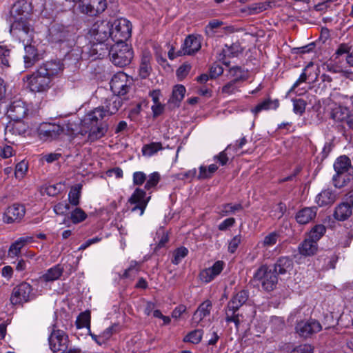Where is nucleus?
Masks as SVG:
<instances>
[{
    "label": "nucleus",
    "instance_id": "nucleus-57",
    "mask_svg": "<svg viewBox=\"0 0 353 353\" xmlns=\"http://www.w3.org/2000/svg\"><path fill=\"white\" fill-rule=\"evenodd\" d=\"M146 174L143 172H135L133 174V184L141 185L146 181Z\"/></svg>",
    "mask_w": 353,
    "mask_h": 353
},
{
    "label": "nucleus",
    "instance_id": "nucleus-16",
    "mask_svg": "<svg viewBox=\"0 0 353 353\" xmlns=\"http://www.w3.org/2000/svg\"><path fill=\"white\" fill-rule=\"evenodd\" d=\"M11 30L21 29L22 23V3L17 0L12 6L10 11Z\"/></svg>",
    "mask_w": 353,
    "mask_h": 353
},
{
    "label": "nucleus",
    "instance_id": "nucleus-25",
    "mask_svg": "<svg viewBox=\"0 0 353 353\" xmlns=\"http://www.w3.org/2000/svg\"><path fill=\"white\" fill-rule=\"evenodd\" d=\"M293 269V262L289 258L286 256L279 258L274 265V271L279 274H285L289 273Z\"/></svg>",
    "mask_w": 353,
    "mask_h": 353
},
{
    "label": "nucleus",
    "instance_id": "nucleus-32",
    "mask_svg": "<svg viewBox=\"0 0 353 353\" xmlns=\"http://www.w3.org/2000/svg\"><path fill=\"white\" fill-rule=\"evenodd\" d=\"M242 210L243 205L241 203H226L219 208L218 214L222 217L227 216Z\"/></svg>",
    "mask_w": 353,
    "mask_h": 353
},
{
    "label": "nucleus",
    "instance_id": "nucleus-50",
    "mask_svg": "<svg viewBox=\"0 0 353 353\" xmlns=\"http://www.w3.org/2000/svg\"><path fill=\"white\" fill-rule=\"evenodd\" d=\"M293 110L296 114H302L305 110L306 103L304 100L299 99L293 101Z\"/></svg>",
    "mask_w": 353,
    "mask_h": 353
},
{
    "label": "nucleus",
    "instance_id": "nucleus-1",
    "mask_svg": "<svg viewBox=\"0 0 353 353\" xmlns=\"http://www.w3.org/2000/svg\"><path fill=\"white\" fill-rule=\"evenodd\" d=\"M111 21L106 20H99L94 23L88 33V38L93 43L102 44L106 43V46L111 43Z\"/></svg>",
    "mask_w": 353,
    "mask_h": 353
},
{
    "label": "nucleus",
    "instance_id": "nucleus-30",
    "mask_svg": "<svg viewBox=\"0 0 353 353\" xmlns=\"http://www.w3.org/2000/svg\"><path fill=\"white\" fill-rule=\"evenodd\" d=\"M3 221L7 223H12L15 221L20 222L21 216L19 205L14 204L8 208L3 215Z\"/></svg>",
    "mask_w": 353,
    "mask_h": 353
},
{
    "label": "nucleus",
    "instance_id": "nucleus-5",
    "mask_svg": "<svg viewBox=\"0 0 353 353\" xmlns=\"http://www.w3.org/2000/svg\"><path fill=\"white\" fill-rule=\"evenodd\" d=\"M248 292L246 290H241L228 302L225 310V321L228 323L233 322L236 326L239 325V314L236 312L248 301Z\"/></svg>",
    "mask_w": 353,
    "mask_h": 353
},
{
    "label": "nucleus",
    "instance_id": "nucleus-14",
    "mask_svg": "<svg viewBox=\"0 0 353 353\" xmlns=\"http://www.w3.org/2000/svg\"><path fill=\"white\" fill-rule=\"evenodd\" d=\"M223 268L224 262L222 261H217L212 267L201 270L199 273V279L205 283H210L221 274Z\"/></svg>",
    "mask_w": 353,
    "mask_h": 353
},
{
    "label": "nucleus",
    "instance_id": "nucleus-20",
    "mask_svg": "<svg viewBox=\"0 0 353 353\" xmlns=\"http://www.w3.org/2000/svg\"><path fill=\"white\" fill-rule=\"evenodd\" d=\"M25 54L23 55V62L25 68H29L32 67L35 63L39 60L40 55L37 49L33 45H26L24 47Z\"/></svg>",
    "mask_w": 353,
    "mask_h": 353
},
{
    "label": "nucleus",
    "instance_id": "nucleus-45",
    "mask_svg": "<svg viewBox=\"0 0 353 353\" xmlns=\"http://www.w3.org/2000/svg\"><path fill=\"white\" fill-rule=\"evenodd\" d=\"M325 231L326 228L323 225H316L311 229L309 238L317 242L323 236Z\"/></svg>",
    "mask_w": 353,
    "mask_h": 353
},
{
    "label": "nucleus",
    "instance_id": "nucleus-55",
    "mask_svg": "<svg viewBox=\"0 0 353 353\" xmlns=\"http://www.w3.org/2000/svg\"><path fill=\"white\" fill-rule=\"evenodd\" d=\"M70 210L68 203L60 202L54 205V212L58 215H63Z\"/></svg>",
    "mask_w": 353,
    "mask_h": 353
},
{
    "label": "nucleus",
    "instance_id": "nucleus-42",
    "mask_svg": "<svg viewBox=\"0 0 353 353\" xmlns=\"http://www.w3.org/2000/svg\"><path fill=\"white\" fill-rule=\"evenodd\" d=\"M203 332L202 330H194L188 333L185 337L183 341L185 342H190L193 344H198L202 339Z\"/></svg>",
    "mask_w": 353,
    "mask_h": 353
},
{
    "label": "nucleus",
    "instance_id": "nucleus-22",
    "mask_svg": "<svg viewBox=\"0 0 353 353\" xmlns=\"http://www.w3.org/2000/svg\"><path fill=\"white\" fill-rule=\"evenodd\" d=\"M39 69L42 72L46 73V75L52 81L54 77L63 71V65L60 61H51L41 66Z\"/></svg>",
    "mask_w": 353,
    "mask_h": 353
},
{
    "label": "nucleus",
    "instance_id": "nucleus-12",
    "mask_svg": "<svg viewBox=\"0 0 353 353\" xmlns=\"http://www.w3.org/2000/svg\"><path fill=\"white\" fill-rule=\"evenodd\" d=\"M322 330L321 323L315 319L301 321L296 326V333L303 338L307 339Z\"/></svg>",
    "mask_w": 353,
    "mask_h": 353
},
{
    "label": "nucleus",
    "instance_id": "nucleus-64",
    "mask_svg": "<svg viewBox=\"0 0 353 353\" xmlns=\"http://www.w3.org/2000/svg\"><path fill=\"white\" fill-rule=\"evenodd\" d=\"M228 150H226V149L219 153V155L216 156L214 158L215 159H217L218 162L221 165H225L228 161Z\"/></svg>",
    "mask_w": 353,
    "mask_h": 353
},
{
    "label": "nucleus",
    "instance_id": "nucleus-7",
    "mask_svg": "<svg viewBox=\"0 0 353 353\" xmlns=\"http://www.w3.org/2000/svg\"><path fill=\"white\" fill-rule=\"evenodd\" d=\"M51 80L39 68L27 77L28 86L31 92H43L50 87Z\"/></svg>",
    "mask_w": 353,
    "mask_h": 353
},
{
    "label": "nucleus",
    "instance_id": "nucleus-35",
    "mask_svg": "<svg viewBox=\"0 0 353 353\" xmlns=\"http://www.w3.org/2000/svg\"><path fill=\"white\" fill-rule=\"evenodd\" d=\"M163 149L161 142H152L143 146L142 153L143 156L152 157Z\"/></svg>",
    "mask_w": 353,
    "mask_h": 353
},
{
    "label": "nucleus",
    "instance_id": "nucleus-23",
    "mask_svg": "<svg viewBox=\"0 0 353 353\" xmlns=\"http://www.w3.org/2000/svg\"><path fill=\"white\" fill-rule=\"evenodd\" d=\"M228 76L229 78L232 79V80L241 85L242 82L248 79L249 72L242 67L236 65L229 69Z\"/></svg>",
    "mask_w": 353,
    "mask_h": 353
},
{
    "label": "nucleus",
    "instance_id": "nucleus-28",
    "mask_svg": "<svg viewBox=\"0 0 353 353\" xmlns=\"http://www.w3.org/2000/svg\"><path fill=\"white\" fill-rule=\"evenodd\" d=\"M299 250L300 254L302 255H313L317 250V242L308 237L301 243L299 247Z\"/></svg>",
    "mask_w": 353,
    "mask_h": 353
},
{
    "label": "nucleus",
    "instance_id": "nucleus-54",
    "mask_svg": "<svg viewBox=\"0 0 353 353\" xmlns=\"http://www.w3.org/2000/svg\"><path fill=\"white\" fill-rule=\"evenodd\" d=\"M290 353H314V348L310 344H302L295 347Z\"/></svg>",
    "mask_w": 353,
    "mask_h": 353
},
{
    "label": "nucleus",
    "instance_id": "nucleus-15",
    "mask_svg": "<svg viewBox=\"0 0 353 353\" xmlns=\"http://www.w3.org/2000/svg\"><path fill=\"white\" fill-rule=\"evenodd\" d=\"M201 47V36L190 34L188 36L183 46V54L191 55L198 52Z\"/></svg>",
    "mask_w": 353,
    "mask_h": 353
},
{
    "label": "nucleus",
    "instance_id": "nucleus-46",
    "mask_svg": "<svg viewBox=\"0 0 353 353\" xmlns=\"http://www.w3.org/2000/svg\"><path fill=\"white\" fill-rule=\"evenodd\" d=\"M22 250V237L19 238L9 248L8 255L10 258L19 256Z\"/></svg>",
    "mask_w": 353,
    "mask_h": 353
},
{
    "label": "nucleus",
    "instance_id": "nucleus-49",
    "mask_svg": "<svg viewBox=\"0 0 353 353\" xmlns=\"http://www.w3.org/2000/svg\"><path fill=\"white\" fill-rule=\"evenodd\" d=\"M139 270V268L138 263L133 261L131 263L130 267L125 270L123 276L124 278L133 279L137 276Z\"/></svg>",
    "mask_w": 353,
    "mask_h": 353
},
{
    "label": "nucleus",
    "instance_id": "nucleus-17",
    "mask_svg": "<svg viewBox=\"0 0 353 353\" xmlns=\"http://www.w3.org/2000/svg\"><path fill=\"white\" fill-rule=\"evenodd\" d=\"M212 309V303L209 300L203 302L195 311L192 316V323L197 325L203 321V320L209 316Z\"/></svg>",
    "mask_w": 353,
    "mask_h": 353
},
{
    "label": "nucleus",
    "instance_id": "nucleus-9",
    "mask_svg": "<svg viewBox=\"0 0 353 353\" xmlns=\"http://www.w3.org/2000/svg\"><path fill=\"white\" fill-rule=\"evenodd\" d=\"M79 11L89 16H96L107 8L106 0H81L78 6Z\"/></svg>",
    "mask_w": 353,
    "mask_h": 353
},
{
    "label": "nucleus",
    "instance_id": "nucleus-59",
    "mask_svg": "<svg viewBox=\"0 0 353 353\" xmlns=\"http://www.w3.org/2000/svg\"><path fill=\"white\" fill-rule=\"evenodd\" d=\"M191 70V66L189 64H183L176 70V75L180 80L184 79Z\"/></svg>",
    "mask_w": 353,
    "mask_h": 353
},
{
    "label": "nucleus",
    "instance_id": "nucleus-44",
    "mask_svg": "<svg viewBox=\"0 0 353 353\" xmlns=\"http://www.w3.org/2000/svg\"><path fill=\"white\" fill-rule=\"evenodd\" d=\"M241 85L233 80L230 81L221 88V93L225 95L236 94L239 91Z\"/></svg>",
    "mask_w": 353,
    "mask_h": 353
},
{
    "label": "nucleus",
    "instance_id": "nucleus-37",
    "mask_svg": "<svg viewBox=\"0 0 353 353\" xmlns=\"http://www.w3.org/2000/svg\"><path fill=\"white\" fill-rule=\"evenodd\" d=\"M150 59L151 57L149 54H145L141 59L139 74L143 79L146 78L150 74V72L151 70L150 64Z\"/></svg>",
    "mask_w": 353,
    "mask_h": 353
},
{
    "label": "nucleus",
    "instance_id": "nucleus-36",
    "mask_svg": "<svg viewBox=\"0 0 353 353\" xmlns=\"http://www.w3.org/2000/svg\"><path fill=\"white\" fill-rule=\"evenodd\" d=\"M81 188L82 185L81 184H77L71 188L68 193V201L71 205L77 206L79 204Z\"/></svg>",
    "mask_w": 353,
    "mask_h": 353
},
{
    "label": "nucleus",
    "instance_id": "nucleus-18",
    "mask_svg": "<svg viewBox=\"0 0 353 353\" xmlns=\"http://www.w3.org/2000/svg\"><path fill=\"white\" fill-rule=\"evenodd\" d=\"M352 214V208L350 203L341 202L334 209L333 216L339 221H344L348 219Z\"/></svg>",
    "mask_w": 353,
    "mask_h": 353
},
{
    "label": "nucleus",
    "instance_id": "nucleus-56",
    "mask_svg": "<svg viewBox=\"0 0 353 353\" xmlns=\"http://www.w3.org/2000/svg\"><path fill=\"white\" fill-rule=\"evenodd\" d=\"M236 223V220L233 217L227 218L223 220L221 223L218 225V229L220 231H225L230 228L232 227Z\"/></svg>",
    "mask_w": 353,
    "mask_h": 353
},
{
    "label": "nucleus",
    "instance_id": "nucleus-48",
    "mask_svg": "<svg viewBox=\"0 0 353 353\" xmlns=\"http://www.w3.org/2000/svg\"><path fill=\"white\" fill-rule=\"evenodd\" d=\"M160 180V174L155 172L150 174L146 181V183L145 185V190H150L151 188H154Z\"/></svg>",
    "mask_w": 353,
    "mask_h": 353
},
{
    "label": "nucleus",
    "instance_id": "nucleus-21",
    "mask_svg": "<svg viewBox=\"0 0 353 353\" xmlns=\"http://www.w3.org/2000/svg\"><path fill=\"white\" fill-rule=\"evenodd\" d=\"M316 207H305L296 213V220L299 224H307L316 217Z\"/></svg>",
    "mask_w": 353,
    "mask_h": 353
},
{
    "label": "nucleus",
    "instance_id": "nucleus-10",
    "mask_svg": "<svg viewBox=\"0 0 353 353\" xmlns=\"http://www.w3.org/2000/svg\"><path fill=\"white\" fill-rule=\"evenodd\" d=\"M150 198V196L146 195V192L143 189L137 188L128 199V203L131 205H134L131 211L132 212L139 211V215L142 216Z\"/></svg>",
    "mask_w": 353,
    "mask_h": 353
},
{
    "label": "nucleus",
    "instance_id": "nucleus-40",
    "mask_svg": "<svg viewBox=\"0 0 353 353\" xmlns=\"http://www.w3.org/2000/svg\"><path fill=\"white\" fill-rule=\"evenodd\" d=\"M242 52L243 48L239 43H234L230 46H226L225 48L223 50V56L225 57H237Z\"/></svg>",
    "mask_w": 353,
    "mask_h": 353
},
{
    "label": "nucleus",
    "instance_id": "nucleus-4",
    "mask_svg": "<svg viewBox=\"0 0 353 353\" xmlns=\"http://www.w3.org/2000/svg\"><path fill=\"white\" fill-rule=\"evenodd\" d=\"M111 41L114 43H125L132 33V24L125 18L114 19L111 21Z\"/></svg>",
    "mask_w": 353,
    "mask_h": 353
},
{
    "label": "nucleus",
    "instance_id": "nucleus-11",
    "mask_svg": "<svg viewBox=\"0 0 353 353\" xmlns=\"http://www.w3.org/2000/svg\"><path fill=\"white\" fill-rule=\"evenodd\" d=\"M110 88L115 96L125 95L129 90V80L124 72L114 74L110 81Z\"/></svg>",
    "mask_w": 353,
    "mask_h": 353
},
{
    "label": "nucleus",
    "instance_id": "nucleus-47",
    "mask_svg": "<svg viewBox=\"0 0 353 353\" xmlns=\"http://www.w3.org/2000/svg\"><path fill=\"white\" fill-rule=\"evenodd\" d=\"M188 253V250L185 247H181L177 248L173 252V258L172 259V263L178 265L181 263L182 259L185 258Z\"/></svg>",
    "mask_w": 353,
    "mask_h": 353
},
{
    "label": "nucleus",
    "instance_id": "nucleus-31",
    "mask_svg": "<svg viewBox=\"0 0 353 353\" xmlns=\"http://www.w3.org/2000/svg\"><path fill=\"white\" fill-rule=\"evenodd\" d=\"M186 90L183 85H176L173 88L171 98L169 103L174 104V106L179 107L181 101L185 97Z\"/></svg>",
    "mask_w": 353,
    "mask_h": 353
},
{
    "label": "nucleus",
    "instance_id": "nucleus-38",
    "mask_svg": "<svg viewBox=\"0 0 353 353\" xmlns=\"http://www.w3.org/2000/svg\"><path fill=\"white\" fill-rule=\"evenodd\" d=\"M76 326L78 329L86 327L90 330V313L88 311L81 313L77 320Z\"/></svg>",
    "mask_w": 353,
    "mask_h": 353
},
{
    "label": "nucleus",
    "instance_id": "nucleus-51",
    "mask_svg": "<svg viewBox=\"0 0 353 353\" xmlns=\"http://www.w3.org/2000/svg\"><path fill=\"white\" fill-rule=\"evenodd\" d=\"M63 185L61 183H57L54 185H50L45 189L46 193L50 196H54L58 194L62 190Z\"/></svg>",
    "mask_w": 353,
    "mask_h": 353
},
{
    "label": "nucleus",
    "instance_id": "nucleus-29",
    "mask_svg": "<svg viewBox=\"0 0 353 353\" xmlns=\"http://www.w3.org/2000/svg\"><path fill=\"white\" fill-rule=\"evenodd\" d=\"M279 106V102L277 99L272 100L268 98L258 103L252 109V112L257 114L263 110H276Z\"/></svg>",
    "mask_w": 353,
    "mask_h": 353
},
{
    "label": "nucleus",
    "instance_id": "nucleus-6",
    "mask_svg": "<svg viewBox=\"0 0 353 353\" xmlns=\"http://www.w3.org/2000/svg\"><path fill=\"white\" fill-rule=\"evenodd\" d=\"M254 279L256 281H259L263 290L267 292L272 291L278 283V278L275 272L265 265L260 267L256 270Z\"/></svg>",
    "mask_w": 353,
    "mask_h": 353
},
{
    "label": "nucleus",
    "instance_id": "nucleus-39",
    "mask_svg": "<svg viewBox=\"0 0 353 353\" xmlns=\"http://www.w3.org/2000/svg\"><path fill=\"white\" fill-rule=\"evenodd\" d=\"M279 238V234L276 232H272L266 235L263 239L259 243L263 248H269L274 245Z\"/></svg>",
    "mask_w": 353,
    "mask_h": 353
},
{
    "label": "nucleus",
    "instance_id": "nucleus-61",
    "mask_svg": "<svg viewBox=\"0 0 353 353\" xmlns=\"http://www.w3.org/2000/svg\"><path fill=\"white\" fill-rule=\"evenodd\" d=\"M223 72V68L219 64H214L210 68V75L212 79L216 78Z\"/></svg>",
    "mask_w": 353,
    "mask_h": 353
},
{
    "label": "nucleus",
    "instance_id": "nucleus-24",
    "mask_svg": "<svg viewBox=\"0 0 353 353\" xmlns=\"http://www.w3.org/2000/svg\"><path fill=\"white\" fill-rule=\"evenodd\" d=\"M336 199V194L331 190H322L316 196L315 202L319 206L323 207L332 204Z\"/></svg>",
    "mask_w": 353,
    "mask_h": 353
},
{
    "label": "nucleus",
    "instance_id": "nucleus-53",
    "mask_svg": "<svg viewBox=\"0 0 353 353\" xmlns=\"http://www.w3.org/2000/svg\"><path fill=\"white\" fill-rule=\"evenodd\" d=\"M21 289L20 285L16 286L10 296V302L13 305L19 304L21 303Z\"/></svg>",
    "mask_w": 353,
    "mask_h": 353
},
{
    "label": "nucleus",
    "instance_id": "nucleus-41",
    "mask_svg": "<svg viewBox=\"0 0 353 353\" xmlns=\"http://www.w3.org/2000/svg\"><path fill=\"white\" fill-rule=\"evenodd\" d=\"M218 166L216 164H211L206 168L205 166H200L199 179H205L212 176V175L217 170Z\"/></svg>",
    "mask_w": 353,
    "mask_h": 353
},
{
    "label": "nucleus",
    "instance_id": "nucleus-43",
    "mask_svg": "<svg viewBox=\"0 0 353 353\" xmlns=\"http://www.w3.org/2000/svg\"><path fill=\"white\" fill-rule=\"evenodd\" d=\"M86 213L80 208H76L70 213V219L74 224L81 223L87 218Z\"/></svg>",
    "mask_w": 353,
    "mask_h": 353
},
{
    "label": "nucleus",
    "instance_id": "nucleus-3",
    "mask_svg": "<svg viewBox=\"0 0 353 353\" xmlns=\"http://www.w3.org/2000/svg\"><path fill=\"white\" fill-rule=\"evenodd\" d=\"M110 57L112 62L117 66L124 67L129 65L133 58V51L126 43L110 45Z\"/></svg>",
    "mask_w": 353,
    "mask_h": 353
},
{
    "label": "nucleus",
    "instance_id": "nucleus-58",
    "mask_svg": "<svg viewBox=\"0 0 353 353\" xmlns=\"http://www.w3.org/2000/svg\"><path fill=\"white\" fill-rule=\"evenodd\" d=\"M241 241V235H236L234 236L231 241L229 242L228 244V251L230 253H234L237 248L239 247L240 243Z\"/></svg>",
    "mask_w": 353,
    "mask_h": 353
},
{
    "label": "nucleus",
    "instance_id": "nucleus-63",
    "mask_svg": "<svg viewBox=\"0 0 353 353\" xmlns=\"http://www.w3.org/2000/svg\"><path fill=\"white\" fill-rule=\"evenodd\" d=\"M10 50H3L2 48H0V62L1 64L9 66V61L7 59V57L9 56Z\"/></svg>",
    "mask_w": 353,
    "mask_h": 353
},
{
    "label": "nucleus",
    "instance_id": "nucleus-60",
    "mask_svg": "<svg viewBox=\"0 0 353 353\" xmlns=\"http://www.w3.org/2000/svg\"><path fill=\"white\" fill-rule=\"evenodd\" d=\"M325 66L327 71H329L332 73H339L343 70L340 65L334 63L332 61L325 63Z\"/></svg>",
    "mask_w": 353,
    "mask_h": 353
},
{
    "label": "nucleus",
    "instance_id": "nucleus-19",
    "mask_svg": "<svg viewBox=\"0 0 353 353\" xmlns=\"http://www.w3.org/2000/svg\"><path fill=\"white\" fill-rule=\"evenodd\" d=\"M108 116L104 107H97L88 112L82 121V124L101 123V121L104 117Z\"/></svg>",
    "mask_w": 353,
    "mask_h": 353
},
{
    "label": "nucleus",
    "instance_id": "nucleus-27",
    "mask_svg": "<svg viewBox=\"0 0 353 353\" xmlns=\"http://www.w3.org/2000/svg\"><path fill=\"white\" fill-rule=\"evenodd\" d=\"M105 111L108 116L114 114L121 107L123 101L119 96H113L105 102Z\"/></svg>",
    "mask_w": 353,
    "mask_h": 353
},
{
    "label": "nucleus",
    "instance_id": "nucleus-8",
    "mask_svg": "<svg viewBox=\"0 0 353 353\" xmlns=\"http://www.w3.org/2000/svg\"><path fill=\"white\" fill-rule=\"evenodd\" d=\"M48 341L50 348L54 353L66 352L69 345V339L64 331L54 328Z\"/></svg>",
    "mask_w": 353,
    "mask_h": 353
},
{
    "label": "nucleus",
    "instance_id": "nucleus-62",
    "mask_svg": "<svg viewBox=\"0 0 353 353\" xmlns=\"http://www.w3.org/2000/svg\"><path fill=\"white\" fill-rule=\"evenodd\" d=\"M153 116L154 117L159 116L163 112L164 105L161 104L160 102L154 103L151 107Z\"/></svg>",
    "mask_w": 353,
    "mask_h": 353
},
{
    "label": "nucleus",
    "instance_id": "nucleus-2",
    "mask_svg": "<svg viewBox=\"0 0 353 353\" xmlns=\"http://www.w3.org/2000/svg\"><path fill=\"white\" fill-rule=\"evenodd\" d=\"M336 174L333 176V181L336 187H341L346 182L350 181L353 174V167L350 159L346 156L339 157L334 164Z\"/></svg>",
    "mask_w": 353,
    "mask_h": 353
},
{
    "label": "nucleus",
    "instance_id": "nucleus-34",
    "mask_svg": "<svg viewBox=\"0 0 353 353\" xmlns=\"http://www.w3.org/2000/svg\"><path fill=\"white\" fill-rule=\"evenodd\" d=\"M63 273V268L57 265L50 268L42 276L45 281H53L58 279Z\"/></svg>",
    "mask_w": 353,
    "mask_h": 353
},
{
    "label": "nucleus",
    "instance_id": "nucleus-33",
    "mask_svg": "<svg viewBox=\"0 0 353 353\" xmlns=\"http://www.w3.org/2000/svg\"><path fill=\"white\" fill-rule=\"evenodd\" d=\"M37 295V288L36 282L33 284L23 282V302L30 301L36 298Z\"/></svg>",
    "mask_w": 353,
    "mask_h": 353
},
{
    "label": "nucleus",
    "instance_id": "nucleus-26",
    "mask_svg": "<svg viewBox=\"0 0 353 353\" xmlns=\"http://www.w3.org/2000/svg\"><path fill=\"white\" fill-rule=\"evenodd\" d=\"M46 128V130H42L41 132V134L46 140L56 139L63 133V128L59 125L48 124Z\"/></svg>",
    "mask_w": 353,
    "mask_h": 353
},
{
    "label": "nucleus",
    "instance_id": "nucleus-13",
    "mask_svg": "<svg viewBox=\"0 0 353 353\" xmlns=\"http://www.w3.org/2000/svg\"><path fill=\"white\" fill-rule=\"evenodd\" d=\"M82 125L85 129L81 133H88L89 139L92 141L103 137L108 131V125L105 123Z\"/></svg>",
    "mask_w": 353,
    "mask_h": 353
},
{
    "label": "nucleus",
    "instance_id": "nucleus-52",
    "mask_svg": "<svg viewBox=\"0 0 353 353\" xmlns=\"http://www.w3.org/2000/svg\"><path fill=\"white\" fill-rule=\"evenodd\" d=\"M248 143V140L245 137H242L239 140H236L234 143L228 145L226 150H233L237 152L240 149L243 148V146Z\"/></svg>",
    "mask_w": 353,
    "mask_h": 353
}]
</instances>
